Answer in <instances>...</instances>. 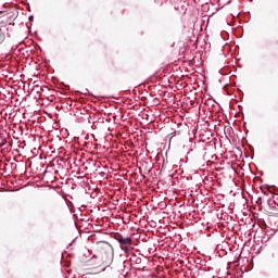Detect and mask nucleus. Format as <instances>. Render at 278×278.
<instances>
[{"label": "nucleus", "mask_w": 278, "mask_h": 278, "mask_svg": "<svg viewBox=\"0 0 278 278\" xmlns=\"http://www.w3.org/2000/svg\"><path fill=\"white\" fill-rule=\"evenodd\" d=\"M115 240L118 241L119 247L122 249V251H124V253H129V247H131L134 240L131 239V237H123L122 235H118L117 237H115Z\"/></svg>", "instance_id": "obj_1"}, {"label": "nucleus", "mask_w": 278, "mask_h": 278, "mask_svg": "<svg viewBox=\"0 0 278 278\" xmlns=\"http://www.w3.org/2000/svg\"><path fill=\"white\" fill-rule=\"evenodd\" d=\"M5 40V34L0 30V45Z\"/></svg>", "instance_id": "obj_2"}]
</instances>
